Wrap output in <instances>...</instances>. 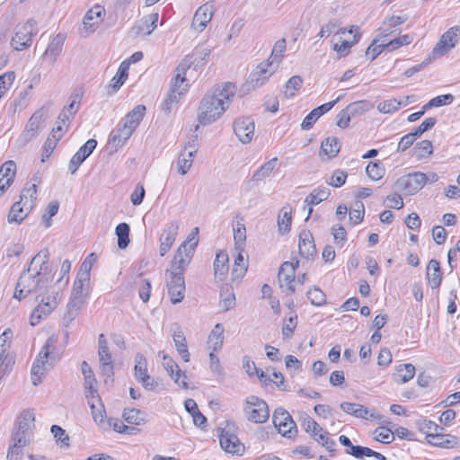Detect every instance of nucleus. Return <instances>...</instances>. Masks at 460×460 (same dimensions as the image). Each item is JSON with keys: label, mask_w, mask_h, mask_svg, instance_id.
<instances>
[{"label": "nucleus", "mask_w": 460, "mask_h": 460, "mask_svg": "<svg viewBox=\"0 0 460 460\" xmlns=\"http://www.w3.org/2000/svg\"><path fill=\"white\" fill-rule=\"evenodd\" d=\"M275 428L284 437L291 438L297 432L296 424L291 415L283 408H277L272 415Z\"/></svg>", "instance_id": "0eeeda50"}, {"label": "nucleus", "mask_w": 460, "mask_h": 460, "mask_svg": "<svg viewBox=\"0 0 460 460\" xmlns=\"http://www.w3.org/2000/svg\"><path fill=\"white\" fill-rule=\"evenodd\" d=\"M358 30H359V28L358 26H355V25L350 26V28H349V30L348 31L350 34L354 35L353 36V40L352 41L344 40L341 44L334 43L333 49L335 51H337L339 54H341V56L347 55L348 52H349V49L353 45L358 43L359 39H360V37H361L360 33L358 32Z\"/></svg>", "instance_id": "79ce46f5"}, {"label": "nucleus", "mask_w": 460, "mask_h": 460, "mask_svg": "<svg viewBox=\"0 0 460 460\" xmlns=\"http://www.w3.org/2000/svg\"><path fill=\"white\" fill-rule=\"evenodd\" d=\"M34 413L31 411H23L17 419L12 437L29 440V436L34 428Z\"/></svg>", "instance_id": "f8f14e48"}, {"label": "nucleus", "mask_w": 460, "mask_h": 460, "mask_svg": "<svg viewBox=\"0 0 460 460\" xmlns=\"http://www.w3.org/2000/svg\"><path fill=\"white\" fill-rule=\"evenodd\" d=\"M166 286L171 302L175 305L181 302L185 293V280L183 275L177 272L167 273Z\"/></svg>", "instance_id": "6e6552de"}, {"label": "nucleus", "mask_w": 460, "mask_h": 460, "mask_svg": "<svg viewBox=\"0 0 460 460\" xmlns=\"http://www.w3.org/2000/svg\"><path fill=\"white\" fill-rule=\"evenodd\" d=\"M197 151L198 147L195 146H190V150L188 152L185 153V151H182L180 154L177 161L179 173L185 175L188 172L192 165L193 157L195 156Z\"/></svg>", "instance_id": "c9c22d12"}, {"label": "nucleus", "mask_w": 460, "mask_h": 460, "mask_svg": "<svg viewBox=\"0 0 460 460\" xmlns=\"http://www.w3.org/2000/svg\"><path fill=\"white\" fill-rule=\"evenodd\" d=\"M89 282L90 279H86L85 280H84L83 279L79 278V276H76L70 297H77L78 299H82L84 301L85 296L87 295L86 288Z\"/></svg>", "instance_id": "13d9d810"}, {"label": "nucleus", "mask_w": 460, "mask_h": 460, "mask_svg": "<svg viewBox=\"0 0 460 460\" xmlns=\"http://www.w3.org/2000/svg\"><path fill=\"white\" fill-rule=\"evenodd\" d=\"M50 432L56 439V442L60 445L61 447L67 448L69 447V436L66 430L58 425H52Z\"/></svg>", "instance_id": "052dcab7"}, {"label": "nucleus", "mask_w": 460, "mask_h": 460, "mask_svg": "<svg viewBox=\"0 0 460 460\" xmlns=\"http://www.w3.org/2000/svg\"><path fill=\"white\" fill-rule=\"evenodd\" d=\"M270 66H271V63L268 61L265 63H261L256 67L255 71L250 75V81L253 87L261 86L267 82V80L273 73L268 69Z\"/></svg>", "instance_id": "2f4dec72"}, {"label": "nucleus", "mask_w": 460, "mask_h": 460, "mask_svg": "<svg viewBox=\"0 0 460 460\" xmlns=\"http://www.w3.org/2000/svg\"><path fill=\"white\" fill-rule=\"evenodd\" d=\"M346 454L354 456L355 458L362 459L364 457H376L378 460H387L386 457L376 451L372 450L369 447L356 446L351 447V450H346Z\"/></svg>", "instance_id": "37998d69"}, {"label": "nucleus", "mask_w": 460, "mask_h": 460, "mask_svg": "<svg viewBox=\"0 0 460 460\" xmlns=\"http://www.w3.org/2000/svg\"><path fill=\"white\" fill-rule=\"evenodd\" d=\"M302 426L304 429L309 433L315 441L316 438L320 437L321 433L326 432L312 417L309 416L304 418Z\"/></svg>", "instance_id": "3c124183"}, {"label": "nucleus", "mask_w": 460, "mask_h": 460, "mask_svg": "<svg viewBox=\"0 0 460 460\" xmlns=\"http://www.w3.org/2000/svg\"><path fill=\"white\" fill-rule=\"evenodd\" d=\"M37 185L36 183L29 184L26 183L24 188L22 189L21 195H20V200L21 201H26L28 200V204L30 206V209H32V208L35 205V200L37 199Z\"/></svg>", "instance_id": "6e6d98bb"}, {"label": "nucleus", "mask_w": 460, "mask_h": 460, "mask_svg": "<svg viewBox=\"0 0 460 460\" xmlns=\"http://www.w3.org/2000/svg\"><path fill=\"white\" fill-rule=\"evenodd\" d=\"M228 272V254L220 251L217 253L214 261V275L218 280H224Z\"/></svg>", "instance_id": "f704fd0d"}, {"label": "nucleus", "mask_w": 460, "mask_h": 460, "mask_svg": "<svg viewBox=\"0 0 460 460\" xmlns=\"http://www.w3.org/2000/svg\"><path fill=\"white\" fill-rule=\"evenodd\" d=\"M224 342V327L221 323H217L213 330L211 331L208 341V349L217 351L221 349Z\"/></svg>", "instance_id": "a19ab883"}, {"label": "nucleus", "mask_w": 460, "mask_h": 460, "mask_svg": "<svg viewBox=\"0 0 460 460\" xmlns=\"http://www.w3.org/2000/svg\"><path fill=\"white\" fill-rule=\"evenodd\" d=\"M330 190L323 188L314 189L305 199V203L308 206L318 205L322 201L328 199Z\"/></svg>", "instance_id": "de8ad7c7"}, {"label": "nucleus", "mask_w": 460, "mask_h": 460, "mask_svg": "<svg viewBox=\"0 0 460 460\" xmlns=\"http://www.w3.org/2000/svg\"><path fill=\"white\" fill-rule=\"evenodd\" d=\"M104 15V8L99 4L94 5L93 8L87 11L83 19L84 30L86 31L93 32L96 26L102 22Z\"/></svg>", "instance_id": "a878e982"}, {"label": "nucleus", "mask_w": 460, "mask_h": 460, "mask_svg": "<svg viewBox=\"0 0 460 460\" xmlns=\"http://www.w3.org/2000/svg\"><path fill=\"white\" fill-rule=\"evenodd\" d=\"M198 245V242L195 241L193 243L187 247V242H183L177 249L173 260L172 261L171 270H166V273L177 272L183 275V272L189 263L190 262L193 255L195 247Z\"/></svg>", "instance_id": "423d86ee"}, {"label": "nucleus", "mask_w": 460, "mask_h": 460, "mask_svg": "<svg viewBox=\"0 0 460 460\" xmlns=\"http://www.w3.org/2000/svg\"><path fill=\"white\" fill-rule=\"evenodd\" d=\"M213 14L214 7L211 3H206L199 6L193 16L191 28L199 32L203 31L211 21Z\"/></svg>", "instance_id": "f3484780"}, {"label": "nucleus", "mask_w": 460, "mask_h": 460, "mask_svg": "<svg viewBox=\"0 0 460 460\" xmlns=\"http://www.w3.org/2000/svg\"><path fill=\"white\" fill-rule=\"evenodd\" d=\"M122 417L127 422L134 425H142L146 422V413L138 409H126Z\"/></svg>", "instance_id": "09e8293b"}, {"label": "nucleus", "mask_w": 460, "mask_h": 460, "mask_svg": "<svg viewBox=\"0 0 460 460\" xmlns=\"http://www.w3.org/2000/svg\"><path fill=\"white\" fill-rule=\"evenodd\" d=\"M44 117L45 113L42 109L32 114L23 131V137L26 140H31L42 130Z\"/></svg>", "instance_id": "393cba45"}, {"label": "nucleus", "mask_w": 460, "mask_h": 460, "mask_svg": "<svg viewBox=\"0 0 460 460\" xmlns=\"http://www.w3.org/2000/svg\"><path fill=\"white\" fill-rule=\"evenodd\" d=\"M98 357L102 374L111 377L113 375V360L109 348L98 349Z\"/></svg>", "instance_id": "ea45409f"}, {"label": "nucleus", "mask_w": 460, "mask_h": 460, "mask_svg": "<svg viewBox=\"0 0 460 460\" xmlns=\"http://www.w3.org/2000/svg\"><path fill=\"white\" fill-rule=\"evenodd\" d=\"M14 362V356L11 352L0 351V379L10 373Z\"/></svg>", "instance_id": "864d4df0"}, {"label": "nucleus", "mask_w": 460, "mask_h": 460, "mask_svg": "<svg viewBox=\"0 0 460 460\" xmlns=\"http://www.w3.org/2000/svg\"><path fill=\"white\" fill-rule=\"evenodd\" d=\"M234 239L235 249L243 251L246 240V228L244 224L238 222L235 227H234Z\"/></svg>", "instance_id": "0e129e2a"}, {"label": "nucleus", "mask_w": 460, "mask_h": 460, "mask_svg": "<svg viewBox=\"0 0 460 460\" xmlns=\"http://www.w3.org/2000/svg\"><path fill=\"white\" fill-rule=\"evenodd\" d=\"M238 254L234 259V263L232 269V276L234 279L243 278L247 270V263L244 261V258L242 254L241 250H237Z\"/></svg>", "instance_id": "4d7b16f0"}, {"label": "nucleus", "mask_w": 460, "mask_h": 460, "mask_svg": "<svg viewBox=\"0 0 460 460\" xmlns=\"http://www.w3.org/2000/svg\"><path fill=\"white\" fill-rule=\"evenodd\" d=\"M179 229V224L176 221L169 222L160 236L159 253L164 256L172 246Z\"/></svg>", "instance_id": "6ab92c4d"}, {"label": "nucleus", "mask_w": 460, "mask_h": 460, "mask_svg": "<svg viewBox=\"0 0 460 460\" xmlns=\"http://www.w3.org/2000/svg\"><path fill=\"white\" fill-rule=\"evenodd\" d=\"M408 20L407 15L395 16L393 15L385 19L382 25L378 29V38H385L396 31V28Z\"/></svg>", "instance_id": "cd10ccee"}, {"label": "nucleus", "mask_w": 460, "mask_h": 460, "mask_svg": "<svg viewBox=\"0 0 460 460\" xmlns=\"http://www.w3.org/2000/svg\"><path fill=\"white\" fill-rule=\"evenodd\" d=\"M129 68V63L127 61H123L117 72V74L111 79V86L114 89V91H118L121 85L124 84L125 80L128 77V71Z\"/></svg>", "instance_id": "8fccbe9b"}, {"label": "nucleus", "mask_w": 460, "mask_h": 460, "mask_svg": "<svg viewBox=\"0 0 460 460\" xmlns=\"http://www.w3.org/2000/svg\"><path fill=\"white\" fill-rule=\"evenodd\" d=\"M164 369L168 375L174 380V382L183 387L188 388L187 376L182 372L175 361L169 356L163 354V362Z\"/></svg>", "instance_id": "5701e85b"}, {"label": "nucleus", "mask_w": 460, "mask_h": 460, "mask_svg": "<svg viewBox=\"0 0 460 460\" xmlns=\"http://www.w3.org/2000/svg\"><path fill=\"white\" fill-rule=\"evenodd\" d=\"M297 325V315L296 314L286 317L283 321L282 335L283 340H289Z\"/></svg>", "instance_id": "bf43d9fd"}, {"label": "nucleus", "mask_w": 460, "mask_h": 460, "mask_svg": "<svg viewBox=\"0 0 460 460\" xmlns=\"http://www.w3.org/2000/svg\"><path fill=\"white\" fill-rule=\"evenodd\" d=\"M427 278L431 288H438L442 281L439 261L432 259L427 267Z\"/></svg>", "instance_id": "e433bc0d"}, {"label": "nucleus", "mask_w": 460, "mask_h": 460, "mask_svg": "<svg viewBox=\"0 0 460 460\" xmlns=\"http://www.w3.org/2000/svg\"><path fill=\"white\" fill-rule=\"evenodd\" d=\"M211 50L208 48L201 49H196L190 56H187L185 58H190L193 65L196 67L201 66L205 64L207 58L210 55Z\"/></svg>", "instance_id": "e2e57ef3"}, {"label": "nucleus", "mask_w": 460, "mask_h": 460, "mask_svg": "<svg viewBox=\"0 0 460 460\" xmlns=\"http://www.w3.org/2000/svg\"><path fill=\"white\" fill-rule=\"evenodd\" d=\"M28 443V439L12 437V440L7 451L6 459L20 460L22 456V449L27 446Z\"/></svg>", "instance_id": "58836bf2"}, {"label": "nucleus", "mask_w": 460, "mask_h": 460, "mask_svg": "<svg viewBox=\"0 0 460 460\" xmlns=\"http://www.w3.org/2000/svg\"><path fill=\"white\" fill-rule=\"evenodd\" d=\"M236 85L230 82L213 86L201 99L198 108V121L209 125L217 120L228 109L229 102L236 93Z\"/></svg>", "instance_id": "f03ea898"}, {"label": "nucleus", "mask_w": 460, "mask_h": 460, "mask_svg": "<svg viewBox=\"0 0 460 460\" xmlns=\"http://www.w3.org/2000/svg\"><path fill=\"white\" fill-rule=\"evenodd\" d=\"M115 234L118 237V246L125 249L129 243V226L127 223H120L116 226Z\"/></svg>", "instance_id": "5fc2aeb1"}, {"label": "nucleus", "mask_w": 460, "mask_h": 460, "mask_svg": "<svg viewBox=\"0 0 460 460\" xmlns=\"http://www.w3.org/2000/svg\"><path fill=\"white\" fill-rule=\"evenodd\" d=\"M219 442L223 450L226 452L241 456L244 452V446L235 434L231 431V428L222 429L219 435Z\"/></svg>", "instance_id": "9d476101"}, {"label": "nucleus", "mask_w": 460, "mask_h": 460, "mask_svg": "<svg viewBox=\"0 0 460 460\" xmlns=\"http://www.w3.org/2000/svg\"><path fill=\"white\" fill-rule=\"evenodd\" d=\"M49 258L48 249H42L31 259L29 267L21 274L16 284L15 298L22 300L31 293H35L38 296L45 293L50 281L47 277L51 271Z\"/></svg>", "instance_id": "f257e3e1"}, {"label": "nucleus", "mask_w": 460, "mask_h": 460, "mask_svg": "<svg viewBox=\"0 0 460 460\" xmlns=\"http://www.w3.org/2000/svg\"><path fill=\"white\" fill-rule=\"evenodd\" d=\"M243 413L249 421L257 424L266 422L270 417L267 402L255 395H250L244 400Z\"/></svg>", "instance_id": "39448f33"}, {"label": "nucleus", "mask_w": 460, "mask_h": 460, "mask_svg": "<svg viewBox=\"0 0 460 460\" xmlns=\"http://www.w3.org/2000/svg\"><path fill=\"white\" fill-rule=\"evenodd\" d=\"M307 298L315 306H321L326 303L325 294L318 288H314L307 292Z\"/></svg>", "instance_id": "774afa93"}, {"label": "nucleus", "mask_w": 460, "mask_h": 460, "mask_svg": "<svg viewBox=\"0 0 460 460\" xmlns=\"http://www.w3.org/2000/svg\"><path fill=\"white\" fill-rule=\"evenodd\" d=\"M58 338L50 336L41 348L37 358L35 359L31 375L34 385H38L41 382L44 372L48 367H52L60 358L59 353L56 350V343Z\"/></svg>", "instance_id": "7ed1b4c3"}, {"label": "nucleus", "mask_w": 460, "mask_h": 460, "mask_svg": "<svg viewBox=\"0 0 460 460\" xmlns=\"http://www.w3.org/2000/svg\"><path fill=\"white\" fill-rule=\"evenodd\" d=\"M21 200L15 202L11 207V209L8 214V222L9 223H21L22 222L27 216L29 215L30 211V206L28 204V200L24 201L22 205Z\"/></svg>", "instance_id": "7c9ffc66"}, {"label": "nucleus", "mask_w": 460, "mask_h": 460, "mask_svg": "<svg viewBox=\"0 0 460 460\" xmlns=\"http://www.w3.org/2000/svg\"><path fill=\"white\" fill-rule=\"evenodd\" d=\"M39 31L38 22L34 19H29L25 22L18 23L11 39V46L17 51H22L28 49L34 36Z\"/></svg>", "instance_id": "20e7f679"}, {"label": "nucleus", "mask_w": 460, "mask_h": 460, "mask_svg": "<svg viewBox=\"0 0 460 460\" xmlns=\"http://www.w3.org/2000/svg\"><path fill=\"white\" fill-rule=\"evenodd\" d=\"M58 293H53L48 296H42L40 303L33 310L31 315V324L37 325L43 317L49 315L58 305Z\"/></svg>", "instance_id": "1a4fd4ad"}, {"label": "nucleus", "mask_w": 460, "mask_h": 460, "mask_svg": "<svg viewBox=\"0 0 460 460\" xmlns=\"http://www.w3.org/2000/svg\"><path fill=\"white\" fill-rule=\"evenodd\" d=\"M192 61L190 58H184L176 67V75L174 76L171 91L176 92L177 94H183L188 88V84H184L186 80L185 75L190 68Z\"/></svg>", "instance_id": "aec40b11"}, {"label": "nucleus", "mask_w": 460, "mask_h": 460, "mask_svg": "<svg viewBox=\"0 0 460 460\" xmlns=\"http://www.w3.org/2000/svg\"><path fill=\"white\" fill-rule=\"evenodd\" d=\"M158 17V13L144 16L131 28L130 32L135 36L150 35L157 26Z\"/></svg>", "instance_id": "b1692460"}, {"label": "nucleus", "mask_w": 460, "mask_h": 460, "mask_svg": "<svg viewBox=\"0 0 460 460\" xmlns=\"http://www.w3.org/2000/svg\"><path fill=\"white\" fill-rule=\"evenodd\" d=\"M298 266V261L296 263L285 261L279 270V288H284L289 292H295L294 281L296 279V268Z\"/></svg>", "instance_id": "2eb2a0df"}, {"label": "nucleus", "mask_w": 460, "mask_h": 460, "mask_svg": "<svg viewBox=\"0 0 460 460\" xmlns=\"http://www.w3.org/2000/svg\"><path fill=\"white\" fill-rule=\"evenodd\" d=\"M415 374V367L411 364H403L396 367L394 374V379L399 384H404L410 381Z\"/></svg>", "instance_id": "c03bdc74"}, {"label": "nucleus", "mask_w": 460, "mask_h": 460, "mask_svg": "<svg viewBox=\"0 0 460 460\" xmlns=\"http://www.w3.org/2000/svg\"><path fill=\"white\" fill-rule=\"evenodd\" d=\"M460 31V27L455 26L448 29L440 38L436 47L433 49L432 55L434 58H438L446 54L456 46L457 41V33Z\"/></svg>", "instance_id": "4468645a"}, {"label": "nucleus", "mask_w": 460, "mask_h": 460, "mask_svg": "<svg viewBox=\"0 0 460 460\" xmlns=\"http://www.w3.org/2000/svg\"><path fill=\"white\" fill-rule=\"evenodd\" d=\"M278 158L274 157L268 162L261 164L257 171L253 173L252 180L254 181H261L269 177L276 167Z\"/></svg>", "instance_id": "a18cd8bd"}, {"label": "nucleus", "mask_w": 460, "mask_h": 460, "mask_svg": "<svg viewBox=\"0 0 460 460\" xmlns=\"http://www.w3.org/2000/svg\"><path fill=\"white\" fill-rule=\"evenodd\" d=\"M63 42L64 38L62 35L58 34L54 37L42 55V58L48 60L50 65H53L62 50Z\"/></svg>", "instance_id": "473e14b6"}, {"label": "nucleus", "mask_w": 460, "mask_h": 460, "mask_svg": "<svg viewBox=\"0 0 460 460\" xmlns=\"http://www.w3.org/2000/svg\"><path fill=\"white\" fill-rule=\"evenodd\" d=\"M340 148L341 146L337 137H327L321 145L322 152L327 155L329 158L335 157L340 152Z\"/></svg>", "instance_id": "603ef678"}, {"label": "nucleus", "mask_w": 460, "mask_h": 460, "mask_svg": "<svg viewBox=\"0 0 460 460\" xmlns=\"http://www.w3.org/2000/svg\"><path fill=\"white\" fill-rule=\"evenodd\" d=\"M16 172V164L9 160L0 167V196L10 187Z\"/></svg>", "instance_id": "bb28decb"}, {"label": "nucleus", "mask_w": 460, "mask_h": 460, "mask_svg": "<svg viewBox=\"0 0 460 460\" xmlns=\"http://www.w3.org/2000/svg\"><path fill=\"white\" fill-rule=\"evenodd\" d=\"M234 131L243 144L252 141L254 135V121L250 117L238 118L234 122Z\"/></svg>", "instance_id": "dca6fc26"}, {"label": "nucleus", "mask_w": 460, "mask_h": 460, "mask_svg": "<svg viewBox=\"0 0 460 460\" xmlns=\"http://www.w3.org/2000/svg\"><path fill=\"white\" fill-rule=\"evenodd\" d=\"M366 172L370 179L378 181L384 176L385 168L380 163L370 162L366 168Z\"/></svg>", "instance_id": "338daca9"}, {"label": "nucleus", "mask_w": 460, "mask_h": 460, "mask_svg": "<svg viewBox=\"0 0 460 460\" xmlns=\"http://www.w3.org/2000/svg\"><path fill=\"white\" fill-rule=\"evenodd\" d=\"M397 183L403 189L405 193L413 195L427 183L426 173L420 172L409 173L400 178Z\"/></svg>", "instance_id": "ddd939ff"}, {"label": "nucleus", "mask_w": 460, "mask_h": 460, "mask_svg": "<svg viewBox=\"0 0 460 460\" xmlns=\"http://www.w3.org/2000/svg\"><path fill=\"white\" fill-rule=\"evenodd\" d=\"M84 303V301L82 299L70 297L63 318L66 326H68L77 317Z\"/></svg>", "instance_id": "4c0bfd02"}, {"label": "nucleus", "mask_w": 460, "mask_h": 460, "mask_svg": "<svg viewBox=\"0 0 460 460\" xmlns=\"http://www.w3.org/2000/svg\"><path fill=\"white\" fill-rule=\"evenodd\" d=\"M146 106L137 105L131 111H129L125 119L121 121V124L126 126L128 128L132 129L134 132L135 129L139 125L140 121L143 119L145 116Z\"/></svg>", "instance_id": "72a5a7b5"}, {"label": "nucleus", "mask_w": 460, "mask_h": 460, "mask_svg": "<svg viewBox=\"0 0 460 460\" xmlns=\"http://www.w3.org/2000/svg\"><path fill=\"white\" fill-rule=\"evenodd\" d=\"M172 339L178 353L185 362H188L190 360V353L183 332L181 331L174 332Z\"/></svg>", "instance_id": "49530a36"}, {"label": "nucleus", "mask_w": 460, "mask_h": 460, "mask_svg": "<svg viewBox=\"0 0 460 460\" xmlns=\"http://www.w3.org/2000/svg\"><path fill=\"white\" fill-rule=\"evenodd\" d=\"M132 134V129L128 128L126 126L121 124L120 121L111 132L108 145L112 148L113 151H117L119 147L126 144Z\"/></svg>", "instance_id": "412c9836"}, {"label": "nucleus", "mask_w": 460, "mask_h": 460, "mask_svg": "<svg viewBox=\"0 0 460 460\" xmlns=\"http://www.w3.org/2000/svg\"><path fill=\"white\" fill-rule=\"evenodd\" d=\"M343 98V95L338 96L335 100L326 102L324 104H322L314 110L311 111V112L305 116V118L303 119L301 123V128L303 130H308L310 129L314 124L317 121V119L328 112L330 110L332 109V107L339 102Z\"/></svg>", "instance_id": "a211bd4d"}, {"label": "nucleus", "mask_w": 460, "mask_h": 460, "mask_svg": "<svg viewBox=\"0 0 460 460\" xmlns=\"http://www.w3.org/2000/svg\"><path fill=\"white\" fill-rule=\"evenodd\" d=\"M298 249L300 255L306 259H309L315 254L316 248L310 232L302 231L300 233Z\"/></svg>", "instance_id": "c756f323"}, {"label": "nucleus", "mask_w": 460, "mask_h": 460, "mask_svg": "<svg viewBox=\"0 0 460 460\" xmlns=\"http://www.w3.org/2000/svg\"><path fill=\"white\" fill-rule=\"evenodd\" d=\"M303 80L299 75H294L288 79L285 85L284 94L288 98L295 96L296 92L302 86Z\"/></svg>", "instance_id": "69168bd1"}, {"label": "nucleus", "mask_w": 460, "mask_h": 460, "mask_svg": "<svg viewBox=\"0 0 460 460\" xmlns=\"http://www.w3.org/2000/svg\"><path fill=\"white\" fill-rule=\"evenodd\" d=\"M135 376L146 390L153 391L157 386V382L147 373L146 359L141 353L135 356Z\"/></svg>", "instance_id": "9b49d317"}, {"label": "nucleus", "mask_w": 460, "mask_h": 460, "mask_svg": "<svg viewBox=\"0 0 460 460\" xmlns=\"http://www.w3.org/2000/svg\"><path fill=\"white\" fill-rule=\"evenodd\" d=\"M427 438L429 444L442 448H454L458 447V438L456 436L441 432L436 434H427Z\"/></svg>", "instance_id": "c85d7f7f"}, {"label": "nucleus", "mask_w": 460, "mask_h": 460, "mask_svg": "<svg viewBox=\"0 0 460 460\" xmlns=\"http://www.w3.org/2000/svg\"><path fill=\"white\" fill-rule=\"evenodd\" d=\"M80 104L75 102V101H71L67 106H65L58 116V123L62 122L66 124V122L70 121V118H73L75 113L78 111Z\"/></svg>", "instance_id": "680f3d73"}, {"label": "nucleus", "mask_w": 460, "mask_h": 460, "mask_svg": "<svg viewBox=\"0 0 460 460\" xmlns=\"http://www.w3.org/2000/svg\"><path fill=\"white\" fill-rule=\"evenodd\" d=\"M96 146V140L89 139L79 148L69 162L68 168L72 174L76 172L80 164L93 153Z\"/></svg>", "instance_id": "4be33fe9"}]
</instances>
